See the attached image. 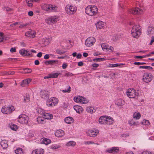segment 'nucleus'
Returning a JSON list of instances; mask_svg holds the SVG:
<instances>
[{
    "label": "nucleus",
    "mask_w": 154,
    "mask_h": 154,
    "mask_svg": "<svg viewBox=\"0 0 154 154\" xmlns=\"http://www.w3.org/2000/svg\"><path fill=\"white\" fill-rule=\"evenodd\" d=\"M101 47L103 50V49H107V46L104 44H102L101 45Z\"/></svg>",
    "instance_id": "obj_56"
},
{
    "label": "nucleus",
    "mask_w": 154,
    "mask_h": 154,
    "mask_svg": "<svg viewBox=\"0 0 154 154\" xmlns=\"http://www.w3.org/2000/svg\"><path fill=\"white\" fill-rule=\"evenodd\" d=\"M24 71V72L26 73H31L32 70L31 69L28 68H25L23 69Z\"/></svg>",
    "instance_id": "obj_46"
},
{
    "label": "nucleus",
    "mask_w": 154,
    "mask_h": 154,
    "mask_svg": "<svg viewBox=\"0 0 154 154\" xmlns=\"http://www.w3.org/2000/svg\"><path fill=\"white\" fill-rule=\"evenodd\" d=\"M66 12L68 14H74L77 10V8L75 6L67 5L65 8Z\"/></svg>",
    "instance_id": "obj_4"
},
{
    "label": "nucleus",
    "mask_w": 154,
    "mask_h": 154,
    "mask_svg": "<svg viewBox=\"0 0 154 154\" xmlns=\"http://www.w3.org/2000/svg\"><path fill=\"white\" fill-rule=\"evenodd\" d=\"M139 69H152V67L149 66H140L139 67Z\"/></svg>",
    "instance_id": "obj_43"
},
{
    "label": "nucleus",
    "mask_w": 154,
    "mask_h": 154,
    "mask_svg": "<svg viewBox=\"0 0 154 154\" xmlns=\"http://www.w3.org/2000/svg\"><path fill=\"white\" fill-rule=\"evenodd\" d=\"M28 117L25 115H20L18 117L17 121L22 124H27L28 123Z\"/></svg>",
    "instance_id": "obj_8"
},
{
    "label": "nucleus",
    "mask_w": 154,
    "mask_h": 154,
    "mask_svg": "<svg viewBox=\"0 0 154 154\" xmlns=\"http://www.w3.org/2000/svg\"><path fill=\"white\" fill-rule=\"evenodd\" d=\"M154 33V27L152 26H149L148 28L147 33L149 36L152 35Z\"/></svg>",
    "instance_id": "obj_16"
},
{
    "label": "nucleus",
    "mask_w": 154,
    "mask_h": 154,
    "mask_svg": "<svg viewBox=\"0 0 154 154\" xmlns=\"http://www.w3.org/2000/svg\"><path fill=\"white\" fill-rule=\"evenodd\" d=\"M119 151V149L117 147H112L110 149H109L106 151V152L109 153H117Z\"/></svg>",
    "instance_id": "obj_13"
},
{
    "label": "nucleus",
    "mask_w": 154,
    "mask_h": 154,
    "mask_svg": "<svg viewBox=\"0 0 154 154\" xmlns=\"http://www.w3.org/2000/svg\"><path fill=\"white\" fill-rule=\"evenodd\" d=\"M95 25L97 29H100L105 26V23L103 22L100 21L96 23Z\"/></svg>",
    "instance_id": "obj_14"
},
{
    "label": "nucleus",
    "mask_w": 154,
    "mask_h": 154,
    "mask_svg": "<svg viewBox=\"0 0 154 154\" xmlns=\"http://www.w3.org/2000/svg\"><path fill=\"white\" fill-rule=\"evenodd\" d=\"M154 42V35L152 36L151 37V40L149 43L150 45H151Z\"/></svg>",
    "instance_id": "obj_58"
},
{
    "label": "nucleus",
    "mask_w": 154,
    "mask_h": 154,
    "mask_svg": "<svg viewBox=\"0 0 154 154\" xmlns=\"http://www.w3.org/2000/svg\"><path fill=\"white\" fill-rule=\"evenodd\" d=\"M146 64L145 62H135L134 64L137 65H143Z\"/></svg>",
    "instance_id": "obj_53"
},
{
    "label": "nucleus",
    "mask_w": 154,
    "mask_h": 154,
    "mask_svg": "<svg viewBox=\"0 0 154 154\" xmlns=\"http://www.w3.org/2000/svg\"><path fill=\"white\" fill-rule=\"evenodd\" d=\"M88 102V101L85 98L83 97H82V98H81V100L79 101V103H86Z\"/></svg>",
    "instance_id": "obj_42"
},
{
    "label": "nucleus",
    "mask_w": 154,
    "mask_h": 154,
    "mask_svg": "<svg viewBox=\"0 0 154 154\" xmlns=\"http://www.w3.org/2000/svg\"><path fill=\"white\" fill-rule=\"evenodd\" d=\"M29 25V23H26L23 24L22 25H20L19 26V27L20 28L22 29L23 28H25L28 25Z\"/></svg>",
    "instance_id": "obj_50"
},
{
    "label": "nucleus",
    "mask_w": 154,
    "mask_h": 154,
    "mask_svg": "<svg viewBox=\"0 0 154 154\" xmlns=\"http://www.w3.org/2000/svg\"><path fill=\"white\" fill-rule=\"evenodd\" d=\"M4 10H5L9 12L12 10V9L8 7H5L4 9Z\"/></svg>",
    "instance_id": "obj_57"
},
{
    "label": "nucleus",
    "mask_w": 154,
    "mask_h": 154,
    "mask_svg": "<svg viewBox=\"0 0 154 154\" xmlns=\"http://www.w3.org/2000/svg\"><path fill=\"white\" fill-rule=\"evenodd\" d=\"M0 145L3 149H5L8 147L7 142L6 140H3L0 142Z\"/></svg>",
    "instance_id": "obj_21"
},
{
    "label": "nucleus",
    "mask_w": 154,
    "mask_h": 154,
    "mask_svg": "<svg viewBox=\"0 0 154 154\" xmlns=\"http://www.w3.org/2000/svg\"><path fill=\"white\" fill-rule=\"evenodd\" d=\"M129 12L134 14H141L143 12V10L138 8H133L129 10Z\"/></svg>",
    "instance_id": "obj_12"
},
{
    "label": "nucleus",
    "mask_w": 154,
    "mask_h": 154,
    "mask_svg": "<svg viewBox=\"0 0 154 154\" xmlns=\"http://www.w3.org/2000/svg\"><path fill=\"white\" fill-rule=\"evenodd\" d=\"M35 53L36 51L32 49L30 51H28L26 50L25 49H21L19 51L20 54L23 56H32V54L31 52Z\"/></svg>",
    "instance_id": "obj_5"
},
{
    "label": "nucleus",
    "mask_w": 154,
    "mask_h": 154,
    "mask_svg": "<svg viewBox=\"0 0 154 154\" xmlns=\"http://www.w3.org/2000/svg\"><path fill=\"white\" fill-rule=\"evenodd\" d=\"M30 101L29 96V94H27L26 96L23 97V102L24 103H27Z\"/></svg>",
    "instance_id": "obj_34"
},
{
    "label": "nucleus",
    "mask_w": 154,
    "mask_h": 154,
    "mask_svg": "<svg viewBox=\"0 0 154 154\" xmlns=\"http://www.w3.org/2000/svg\"><path fill=\"white\" fill-rule=\"evenodd\" d=\"M127 95L130 98H133L136 96H138V93L136 92V90L134 89L130 88L128 89L127 91Z\"/></svg>",
    "instance_id": "obj_7"
},
{
    "label": "nucleus",
    "mask_w": 154,
    "mask_h": 154,
    "mask_svg": "<svg viewBox=\"0 0 154 154\" xmlns=\"http://www.w3.org/2000/svg\"><path fill=\"white\" fill-rule=\"evenodd\" d=\"M113 122V120L110 117H106V124L110 125L112 124Z\"/></svg>",
    "instance_id": "obj_31"
},
{
    "label": "nucleus",
    "mask_w": 154,
    "mask_h": 154,
    "mask_svg": "<svg viewBox=\"0 0 154 154\" xmlns=\"http://www.w3.org/2000/svg\"><path fill=\"white\" fill-rule=\"evenodd\" d=\"M87 112L93 113L95 112L96 110L94 109V107L90 106L87 107L86 109Z\"/></svg>",
    "instance_id": "obj_22"
},
{
    "label": "nucleus",
    "mask_w": 154,
    "mask_h": 154,
    "mask_svg": "<svg viewBox=\"0 0 154 154\" xmlns=\"http://www.w3.org/2000/svg\"><path fill=\"white\" fill-rule=\"evenodd\" d=\"M4 39V33L2 32H0V42H3Z\"/></svg>",
    "instance_id": "obj_47"
},
{
    "label": "nucleus",
    "mask_w": 154,
    "mask_h": 154,
    "mask_svg": "<svg viewBox=\"0 0 154 154\" xmlns=\"http://www.w3.org/2000/svg\"><path fill=\"white\" fill-rule=\"evenodd\" d=\"M25 35L30 38H33L35 37V35L34 32L32 33V32L31 31H29L26 32L25 34Z\"/></svg>",
    "instance_id": "obj_26"
},
{
    "label": "nucleus",
    "mask_w": 154,
    "mask_h": 154,
    "mask_svg": "<svg viewBox=\"0 0 154 154\" xmlns=\"http://www.w3.org/2000/svg\"><path fill=\"white\" fill-rule=\"evenodd\" d=\"M59 17L58 16H53L50 17L45 20V22L48 24L54 23L59 20Z\"/></svg>",
    "instance_id": "obj_6"
},
{
    "label": "nucleus",
    "mask_w": 154,
    "mask_h": 154,
    "mask_svg": "<svg viewBox=\"0 0 154 154\" xmlns=\"http://www.w3.org/2000/svg\"><path fill=\"white\" fill-rule=\"evenodd\" d=\"M42 143H44L46 145H47L49 144L51 142V140L49 139H47L46 138H42L41 139Z\"/></svg>",
    "instance_id": "obj_28"
},
{
    "label": "nucleus",
    "mask_w": 154,
    "mask_h": 154,
    "mask_svg": "<svg viewBox=\"0 0 154 154\" xmlns=\"http://www.w3.org/2000/svg\"><path fill=\"white\" fill-rule=\"evenodd\" d=\"M152 77L151 74L145 73L143 75V79L144 82L148 83L152 81Z\"/></svg>",
    "instance_id": "obj_11"
},
{
    "label": "nucleus",
    "mask_w": 154,
    "mask_h": 154,
    "mask_svg": "<svg viewBox=\"0 0 154 154\" xmlns=\"http://www.w3.org/2000/svg\"><path fill=\"white\" fill-rule=\"evenodd\" d=\"M53 102L51 97L48 99L46 101V105L48 107H52L53 106Z\"/></svg>",
    "instance_id": "obj_29"
},
{
    "label": "nucleus",
    "mask_w": 154,
    "mask_h": 154,
    "mask_svg": "<svg viewBox=\"0 0 154 154\" xmlns=\"http://www.w3.org/2000/svg\"><path fill=\"white\" fill-rule=\"evenodd\" d=\"M76 145L75 142L74 141H70L67 143L66 144L67 146H73Z\"/></svg>",
    "instance_id": "obj_37"
},
{
    "label": "nucleus",
    "mask_w": 154,
    "mask_h": 154,
    "mask_svg": "<svg viewBox=\"0 0 154 154\" xmlns=\"http://www.w3.org/2000/svg\"><path fill=\"white\" fill-rule=\"evenodd\" d=\"M51 41V39L50 38H44L42 39V42L45 45H48Z\"/></svg>",
    "instance_id": "obj_33"
},
{
    "label": "nucleus",
    "mask_w": 154,
    "mask_h": 154,
    "mask_svg": "<svg viewBox=\"0 0 154 154\" xmlns=\"http://www.w3.org/2000/svg\"><path fill=\"white\" fill-rule=\"evenodd\" d=\"M115 103L118 106H122L124 104V101L121 99H119L116 100Z\"/></svg>",
    "instance_id": "obj_30"
},
{
    "label": "nucleus",
    "mask_w": 154,
    "mask_h": 154,
    "mask_svg": "<svg viewBox=\"0 0 154 154\" xmlns=\"http://www.w3.org/2000/svg\"><path fill=\"white\" fill-rule=\"evenodd\" d=\"M74 109L77 112L80 113L83 110L82 108L80 106L75 105L74 106Z\"/></svg>",
    "instance_id": "obj_25"
},
{
    "label": "nucleus",
    "mask_w": 154,
    "mask_h": 154,
    "mask_svg": "<svg viewBox=\"0 0 154 154\" xmlns=\"http://www.w3.org/2000/svg\"><path fill=\"white\" fill-rule=\"evenodd\" d=\"M73 119L71 117H68L64 119V121L66 123L70 124L73 122Z\"/></svg>",
    "instance_id": "obj_24"
},
{
    "label": "nucleus",
    "mask_w": 154,
    "mask_h": 154,
    "mask_svg": "<svg viewBox=\"0 0 154 154\" xmlns=\"http://www.w3.org/2000/svg\"><path fill=\"white\" fill-rule=\"evenodd\" d=\"M105 59L104 58H96L93 59V61L94 62H100L103 61L105 60Z\"/></svg>",
    "instance_id": "obj_45"
},
{
    "label": "nucleus",
    "mask_w": 154,
    "mask_h": 154,
    "mask_svg": "<svg viewBox=\"0 0 154 154\" xmlns=\"http://www.w3.org/2000/svg\"><path fill=\"white\" fill-rule=\"evenodd\" d=\"M73 75L71 72H67L65 74L64 76L66 77H69Z\"/></svg>",
    "instance_id": "obj_55"
},
{
    "label": "nucleus",
    "mask_w": 154,
    "mask_h": 154,
    "mask_svg": "<svg viewBox=\"0 0 154 154\" xmlns=\"http://www.w3.org/2000/svg\"><path fill=\"white\" fill-rule=\"evenodd\" d=\"M131 32L133 37L138 38L141 32V27L138 25H134L132 27Z\"/></svg>",
    "instance_id": "obj_1"
},
{
    "label": "nucleus",
    "mask_w": 154,
    "mask_h": 154,
    "mask_svg": "<svg viewBox=\"0 0 154 154\" xmlns=\"http://www.w3.org/2000/svg\"><path fill=\"white\" fill-rule=\"evenodd\" d=\"M22 149L20 148H18L15 150V152L17 154H23Z\"/></svg>",
    "instance_id": "obj_38"
},
{
    "label": "nucleus",
    "mask_w": 154,
    "mask_h": 154,
    "mask_svg": "<svg viewBox=\"0 0 154 154\" xmlns=\"http://www.w3.org/2000/svg\"><path fill=\"white\" fill-rule=\"evenodd\" d=\"M98 132L96 131L91 130L87 132V135L91 137H95L96 136Z\"/></svg>",
    "instance_id": "obj_17"
},
{
    "label": "nucleus",
    "mask_w": 154,
    "mask_h": 154,
    "mask_svg": "<svg viewBox=\"0 0 154 154\" xmlns=\"http://www.w3.org/2000/svg\"><path fill=\"white\" fill-rule=\"evenodd\" d=\"M51 98L52 100H53V104L55 106L58 103V99L57 98L54 97H52Z\"/></svg>",
    "instance_id": "obj_41"
},
{
    "label": "nucleus",
    "mask_w": 154,
    "mask_h": 154,
    "mask_svg": "<svg viewBox=\"0 0 154 154\" xmlns=\"http://www.w3.org/2000/svg\"><path fill=\"white\" fill-rule=\"evenodd\" d=\"M20 85L21 86L25 87L27 86L28 84H27V82H25V79L20 84Z\"/></svg>",
    "instance_id": "obj_49"
},
{
    "label": "nucleus",
    "mask_w": 154,
    "mask_h": 154,
    "mask_svg": "<svg viewBox=\"0 0 154 154\" xmlns=\"http://www.w3.org/2000/svg\"><path fill=\"white\" fill-rule=\"evenodd\" d=\"M9 127L11 130L15 131H16L18 129V127L17 125L12 123L10 125Z\"/></svg>",
    "instance_id": "obj_32"
},
{
    "label": "nucleus",
    "mask_w": 154,
    "mask_h": 154,
    "mask_svg": "<svg viewBox=\"0 0 154 154\" xmlns=\"http://www.w3.org/2000/svg\"><path fill=\"white\" fill-rule=\"evenodd\" d=\"M50 57V55L48 54H46L44 56V58L45 59H48Z\"/></svg>",
    "instance_id": "obj_62"
},
{
    "label": "nucleus",
    "mask_w": 154,
    "mask_h": 154,
    "mask_svg": "<svg viewBox=\"0 0 154 154\" xmlns=\"http://www.w3.org/2000/svg\"><path fill=\"white\" fill-rule=\"evenodd\" d=\"M15 72L14 71L12 72H5L4 74L6 75H14Z\"/></svg>",
    "instance_id": "obj_52"
},
{
    "label": "nucleus",
    "mask_w": 154,
    "mask_h": 154,
    "mask_svg": "<svg viewBox=\"0 0 154 154\" xmlns=\"http://www.w3.org/2000/svg\"><path fill=\"white\" fill-rule=\"evenodd\" d=\"M146 57V56H135L134 58L135 59L140 58L142 59V58Z\"/></svg>",
    "instance_id": "obj_60"
},
{
    "label": "nucleus",
    "mask_w": 154,
    "mask_h": 154,
    "mask_svg": "<svg viewBox=\"0 0 154 154\" xmlns=\"http://www.w3.org/2000/svg\"><path fill=\"white\" fill-rule=\"evenodd\" d=\"M123 64L122 63H115V64H110L109 65V67H117L118 66H121Z\"/></svg>",
    "instance_id": "obj_39"
},
{
    "label": "nucleus",
    "mask_w": 154,
    "mask_h": 154,
    "mask_svg": "<svg viewBox=\"0 0 154 154\" xmlns=\"http://www.w3.org/2000/svg\"><path fill=\"white\" fill-rule=\"evenodd\" d=\"M143 124L146 125H149L150 124L149 121L146 120H144L143 121Z\"/></svg>",
    "instance_id": "obj_54"
},
{
    "label": "nucleus",
    "mask_w": 154,
    "mask_h": 154,
    "mask_svg": "<svg viewBox=\"0 0 154 154\" xmlns=\"http://www.w3.org/2000/svg\"><path fill=\"white\" fill-rule=\"evenodd\" d=\"M31 81L32 79H25V82H26L28 85L31 82Z\"/></svg>",
    "instance_id": "obj_61"
},
{
    "label": "nucleus",
    "mask_w": 154,
    "mask_h": 154,
    "mask_svg": "<svg viewBox=\"0 0 154 154\" xmlns=\"http://www.w3.org/2000/svg\"><path fill=\"white\" fill-rule=\"evenodd\" d=\"M71 87L69 86L67 89H64L62 90V91L64 93L68 92L69 93L71 91Z\"/></svg>",
    "instance_id": "obj_51"
},
{
    "label": "nucleus",
    "mask_w": 154,
    "mask_h": 154,
    "mask_svg": "<svg viewBox=\"0 0 154 154\" xmlns=\"http://www.w3.org/2000/svg\"><path fill=\"white\" fill-rule=\"evenodd\" d=\"M10 51L11 53H13L16 52V49L15 48H11L10 50Z\"/></svg>",
    "instance_id": "obj_59"
},
{
    "label": "nucleus",
    "mask_w": 154,
    "mask_h": 154,
    "mask_svg": "<svg viewBox=\"0 0 154 154\" xmlns=\"http://www.w3.org/2000/svg\"><path fill=\"white\" fill-rule=\"evenodd\" d=\"M67 66V65L65 63H63L62 66V67L63 69H66Z\"/></svg>",
    "instance_id": "obj_63"
},
{
    "label": "nucleus",
    "mask_w": 154,
    "mask_h": 154,
    "mask_svg": "<svg viewBox=\"0 0 154 154\" xmlns=\"http://www.w3.org/2000/svg\"><path fill=\"white\" fill-rule=\"evenodd\" d=\"M44 150L43 149H37L34 150L32 152V154H43L44 153Z\"/></svg>",
    "instance_id": "obj_20"
},
{
    "label": "nucleus",
    "mask_w": 154,
    "mask_h": 154,
    "mask_svg": "<svg viewBox=\"0 0 154 154\" xmlns=\"http://www.w3.org/2000/svg\"><path fill=\"white\" fill-rule=\"evenodd\" d=\"M64 134V131L61 130H58L55 133V136L58 137H61Z\"/></svg>",
    "instance_id": "obj_18"
},
{
    "label": "nucleus",
    "mask_w": 154,
    "mask_h": 154,
    "mask_svg": "<svg viewBox=\"0 0 154 154\" xmlns=\"http://www.w3.org/2000/svg\"><path fill=\"white\" fill-rule=\"evenodd\" d=\"M142 154H151V153L150 152L146 151L143 152Z\"/></svg>",
    "instance_id": "obj_64"
},
{
    "label": "nucleus",
    "mask_w": 154,
    "mask_h": 154,
    "mask_svg": "<svg viewBox=\"0 0 154 154\" xmlns=\"http://www.w3.org/2000/svg\"><path fill=\"white\" fill-rule=\"evenodd\" d=\"M50 75L51 78H56L59 75H61V74L60 73H50Z\"/></svg>",
    "instance_id": "obj_35"
},
{
    "label": "nucleus",
    "mask_w": 154,
    "mask_h": 154,
    "mask_svg": "<svg viewBox=\"0 0 154 154\" xmlns=\"http://www.w3.org/2000/svg\"><path fill=\"white\" fill-rule=\"evenodd\" d=\"M14 110V106H4L2 109V112L5 114H9Z\"/></svg>",
    "instance_id": "obj_9"
},
{
    "label": "nucleus",
    "mask_w": 154,
    "mask_h": 154,
    "mask_svg": "<svg viewBox=\"0 0 154 154\" xmlns=\"http://www.w3.org/2000/svg\"><path fill=\"white\" fill-rule=\"evenodd\" d=\"M97 8L95 5L88 6L85 9V13L91 16L95 15L97 12Z\"/></svg>",
    "instance_id": "obj_2"
},
{
    "label": "nucleus",
    "mask_w": 154,
    "mask_h": 154,
    "mask_svg": "<svg viewBox=\"0 0 154 154\" xmlns=\"http://www.w3.org/2000/svg\"><path fill=\"white\" fill-rule=\"evenodd\" d=\"M95 42V39L94 37H90L85 40V43L86 46L90 47L93 45Z\"/></svg>",
    "instance_id": "obj_10"
},
{
    "label": "nucleus",
    "mask_w": 154,
    "mask_h": 154,
    "mask_svg": "<svg viewBox=\"0 0 154 154\" xmlns=\"http://www.w3.org/2000/svg\"><path fill=\"white\" fill-rule=\"evenodd\" d=\"M37 121L39 123L43 124L44 122V119L41 117H38L37 118Z\"/></svg>",
    "instance_id": "obj_40"
},
{
    "label": "nucleus",
    "mask_w": 154,
    "mask_h": 154,
    "mask_svg": "<svg viewBox=\"0 0 154 154\" xmlns=\"http://www.w3.org/2000/svg\"><path fill=\"white\" fill-rule=\"evenodd\" d=\"M58 62V60H50L45 62L46 65H53L54 64H57Z\"/></svg>",
    "instance_id": "obj_27"
},
{
    "label": "nucleus",
    "mask_w": 154,
    "mask_h": 154,
    "mask_svg": "<svg viewBox=\"0 0 154 154\" xmlns=\"http://www.w3.org/2000/svg\"><path fill=\"white\" fill-rule=\"evenodd\" d=\"M41 95L42 98L47 99L49 97L48 92V91H43L41 92Z\"/></svg>",
    "instance_id": "obj_19"
},
{
    "label": "nucleus",
    "mask_w": 154,
    "mask_h": 154,
    "mask_svg": "<svg viewBox=\"0 0 154 154\" xmlns=\"http://www.w3.org/2000/svg\"><path fill=\"white\" fill-rule=\"evenodd\" d=\"M56 52L57 54H62L65 53V51L61 50L59 49H57L56 50Z\"/></svg>",
    "instance_id": "obj_48"
},
{
    "label": "nucleus",
    "mask_w": 154,
    "mask_h": 154,
    "mask_svg": "<svg viewBox=\"0 0 154 154\" xmlns=\"http://www.w3.org/2000/svg\"><path fill=\"white\" fill-rule=\"evenodd\" d=\"M43 115L44 117V118L46 119H51L53 118V115L50 113L44 112L43 113Z\"/></svg>",
    "instance_id": "obj_23"
},
{
    "label": "nucleus",
    "mask_w": 154,
    "mask_h": 154,
    "mask_svg": "<svg viewBox=\"0 0 154 154\" xmlns=\"http://www.w3.org/2000/svg\"><path fill=\"white\" fill-rule=\"evenodd\" d=\"M42 8L43 10L48 12L55 11L57 9V7L55 5L47 4H44L42 6Z\"/></svg>",
    "instance_id": "obj_3"
},
{
    "label": "nucleus",
    "mask_w": 154,
    "mask_h": 154,
    "mask_svg": "<svg viewBox=\"0 0 154 154\" xmlns=\"http://www.w3.org/2000/svg\"><path fill=\"white\" fill-rule=\"evenodd\" d=\"M81 98H82V96H77V97H75L74 98V100L76 102L79 103Z\"/></svg>",
    "instance_id": "obj_44"
},
{
    "label": "nucleus",
    "mask_w": 154,
    "mask_h": 154,
    "mask_svg": "<svg viewBox=\"0 0 154 154\" xmlns=\"http://www.w3.org/2000/svg\"><path fill=\"white\" fill-rule=\"evenodd\" d=\"M106 117L105 116H102L99 119L98 122L101 125H105L106 121Z\"/></svg>",
    "instance_id": "obj_15"
},
{
    "label": "nucleus",
    "mask_w": 154,
    "mask_h": 154,
    "mask_svg": "<svg viewBox=\"0 0 154 154\" xmlns=\"http://www.w3.org/2000/svg\"><path fill=\"white\" fill-rule=\"evenodd\" d=\"M141 116L139 112H135L133 114V118L136 119H139Z\"/></svg>",
    "instance_id": "obj_36"
}]
</instances>
